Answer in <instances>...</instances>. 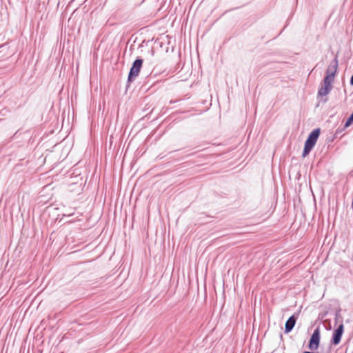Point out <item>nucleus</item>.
Masks as SVG:
<instances>
[{
    "mask_svg": "<svg viewBox=\"0 0 353 353\" xmlns=\"http://www.w3.org/2000/svg\"><path fill=\"white\" fill-rule=\"evenodd\" d=\"M338 68V59L334 58L330 63L326 70V74L335 77Z\"/></svg>",
    "mask_w": 353,
    "mask_h": 353,
    "instance_id": "obj_5",
    "label": "nucleus"
},
{
    "mask_svg": "<svg viewBox=\"0 0 353 353\" xmlns=\"http://www.w3.org/2000/svg\"><path fill=\"white\" fill-rule=\"evenodd\" d=\"M350 84L352 85H353V74H352V76L351 77V79H350Z\"/></svg>",
    "mask_w": 353,
    "mask_h": 353,
    "instance_id": "obj_11",
    "label": "nucleus"
},
{
    "mask_svg": "<svg viewBox=\"0 0 353 353\" xmlns=\"http://www.w3.org/2000/svg\"><path fill=\"white\" fill-rule=\"evenodd\" d=\"M344 332V325L341 322V324L335 329L332 334L331 343L334 345H337L340 343L341 337Z\"/></svg>",
    "mask_w": 353,
    "mask_h": 353,
    "instance_id": "obj_4",
    "label": "nucleus"
},
{
    "mask_svg": "<svg viewBox=\"0 0 353 353\" xmlns=\"http://www.w3.org/2000/svg\"><path fill=\"white\" fill-rule=\"evenodd\" d=\"M320 132V129L316 128L309 134L305 143L303 152L302 153L303 157H305L311 152L317 141Z\"/></svg>",
    "mask_w": 353,
    "mask_h": 353,
    "instance_id": "obj_1",
    "label": "nucleus"
},
{
    "mask_svg": "<svg viewBox=\"0 0 353 353\" xmlns=\"http://www.w3.org/2000/svg\"><path fill=\"white\" fill-rule=\"evenodd\" d=\"M296 321V318L294 315L291 316L285 322V332L289 333L294 328Z\"/></svg>",
    "mask_w": 353,
    "mask_h": 353,
    "instance_id": "obj_6",
    "label": "nucleus"
},
{
    "mask_svg": "<svg viewBox=\"0 0 353 353\" xmlns=\"http://www.w3.org/2000/svg\"><path fill=\"white\" fill-rule=\"evenodd\" d=\"M339 318H340V310L336 312L335 318H334L335 323H337L339 322Z\"/></svg>",
    "mask_w": 353,
    "mask_h": 353,
    "instance_id": "obj_10",
    "label": "nucleus"
},
{
    "mask_svg": "<svg viewBox=\"0 0 353 353\" xmlns=\"http://www.w3.org/2000/svg\"><path fill=\"white\" fill-rule=\"evenodd\" d=\"M334 76H330L328 74H326L323 80V84L327 85L328 86H332V83L334 81Z\"/></svg>",
    "mask_w": 353,
    "mask_h": 353,
    "instance_id": "obj_8",
    "label": "nucleus"
},
{
    "mask_svg": "<svg viewBox=\"0 0 353 353\" xmlns=\"http://www.w3.org/2000/svg\"><path fill=\"white\" fill-rule=\"evenodd\" d=\"M352 123H353V112L351 114L350 117L347 119V120L345 124L344 128L349 127Z\"/></svg>",
    "mask_w": 353,
    "mask_h": 353,
    "instance_id": "obj_9",
    "label": "nucleus"
},
{
    "mask_svg": "<svg viewBox=\"0 0 353 353\" xmlns=\"http://www.w3.org/2000/svg\"><path fill=\"white\" fill-rule=\"evenodd\" d=\"M303 353H314V352H308V351H305V352H303Z\"/></svg>",
    "mask_w": 353,
    "mask_h": 353,
    "instance_id": "obj_12",
    "label": "nucleus"
},
{
    "mask_svg": "<svg viewBox=\"0 0 353 353\" xmlns=\"http://www.w3.org/2000/svg\"><path fill=\"white\" fill-rule=\"evenodd\" d=\"M143 59L138 58L132 63L128 74V81L131 82L138 77L143 64Z\"/></svg>",
    "mask_w": 353,
    "mask_h": 353,
    "instance_id": "obj_2",
    "label": "nucleus"
},
{
    "mask_svg": "<svg viewBox=\"0 0 353 353\" xmlns=\"http://www.w3.org/2000/svg\"><path fill=\"white\" fill-rule=\"evenodd\" d=\"M332 86H328L327 85H324L321 87L318 91V96L324 97L329 94L330 90H332Z\"/></svg>",
    "mask_w": 353,
    "mask_h": 353,
    "instance_id": "obj_7",
    "label": "nucleus"
},
{
    "mask_svg": "<svg viewBox=\"0 0 353 353\" xmlns=\"http://www.w3.org/2000/svg\"><path fill=\"white\" fill-rule=\"evenodd\" d=\"M320 339V328L317 327L311 336L309 341L308 348L312 351L317 350L319 346Z\"/></svg>",
    "mask_w": 353,
    "mask_h": 353,
    "instance_id": "obj_3",
    "label": "nucleus"
}]
</instances>
